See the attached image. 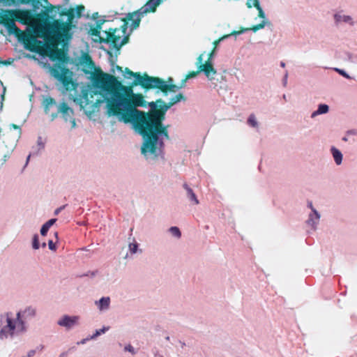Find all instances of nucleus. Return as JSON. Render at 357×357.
I'll return each mask as SVG.
<instances>
[{
	"label": "nucleus",
	"instance_id": "nucleus-36",
	"mask_svg": "<svg viewBox=\"0 0 357 357\" xmlns=\"http://www.w3.org/2000/svg\"><path fill=\"white\" fill-rule=\"evenodd\" d=\"M98 273V270H95V271H88L87 273L83 274V275H81L80 277L82 278V277H90V278H94L95 276H96Z\"/></svg>",
	"mask_w": 357,
	"mask_h": 357
},
{
	"label": "nucleus",
	"instance_id": "nucleus-48",
	"mask_svg": "<svg viewBox=\"0 0 357 357\" xmlns=\"http://www.w3.org/2000/svg\"><path fill=\"white\" fill-rule=\"evenodd\" d=\"M36 353V349L29 350L27 353V357H33Z\"/></svg>",
	"mask_w": 357,
	"mask_h": 357
},
{
	"label": "nucleus",
	"instance_id": "nucleus-32",
	"mask_svg": "<svg viewBox=\"0 0 357 357\" xmlns=\"http://www.w3.org/2000/svg\"><path fill=\"white\" fill-rule=\"evenodd\" d=\"M257 5H260L259 0H247L246 6L249 8L252 7L257 8Z\"/></svg>",
	"mask_w": 357,
	"mask_h": 357
},
{
	"label": "nucleus",
	"instance_id": "nucleus-61",
	"mask_svg": "<svg viewBox=\"0 0 357 357\" xmlns=\"http://www.w3.org/2000/svg\"><path fill=\"white\" fill-rule=\"evenodd\" d=\"M282 98H283L284 100H287V96H286V95H285V94H284V95L282 96Z\"/></svg>",
	"mask_w": 357,
	"mask_h": 357
},
{
	"label": "nucleus",
	"instance_id": "nucleus-56",
	"mask_svg": "<svg viewBox=\"0 0 357 357\" xmlns=\"http://www.w3.org/2000/svg\"><path fill=\"white\" fill-rule=\"evenodd\" d=\"M67 355L66 352H62L59 357H66Z\"/></svg>",
	"mask_w": 357,
	"mask_h": 357
},
{
	"label": "nucleus",
	"instance_id": "nucleus-58",
	"mask_svg": "<svg viewBox=\"0 0 357 357\" xmlns=\"http://www.w3.org/2000/svg\"><path fill=\"white\" fill-rule=\"evenodd\" d=\"M116 69L118 70V71H121V72H123L122 70V68L121 67H119V66H115Z\"/></svg>",
	"mask_w": 357,
	"mask_h": 357
},
{
	"label": "nucleus",
	"instance_id": "nucleus-51",
	"mask_svg": "<svg viewBox=\"0 0 357 357\" xmlns=\"http://www.w3.org/2000/svg\"><path fill=\"white\" fill-rule=\"evenodd\" d=\"M5 92H6V89L4 88L3 90V93L1 94V109H2V107H3V101L4 100Z\"/></svg>",
	"mask_w": 357,
	"mask_h": 357
},
{
	"label": "nucleus",
	"instance_id": "nucleus-1",
	"mask_svg": "<svg viewBox=\"0 0 357 357\" xmlns=\"http://www.w3.org/2000/svg\"><path fill=\"white\" fill-rule=\"evenodd\" d=\"M130 86H121L105 105L106 113L109 116H116L119 121L130 124L132 128L142 136L143 143L141 153L149 161L164 158V140L169 138L167 128L162 125L164 112L157 109L162 100L151 102L149 113L139 110L146 105L144 96L135 93Z\"/></svg>",
	"mask_w": 357,
	"mask_h": 357
},
{
	"label": "nucleus",
	"instance_id": "nucleus-53",
	"mask_svg": "<svg viewBox=\"0 0 357 357\" xmlns=\"http://www.w3.org/2000/svg\"><path fill=\"white\" fill-rule=\"evenodd\" d=\"M10 127L14 128V129L19 130V131H20L19 134H20V135H21V128L18 126H16L15 124H10Z\"/></svg>",
	"mask_w": 357,
	"mask_h": 357
},
{
	"label": "nucleus",
	"instance_id": "nucleus-49",
	"mask_svg": "<svg viewBox=\"0 0 357 357\" xmlns=\"http://www.w3.org/2000/svg\"><path fill=\"white\" fill-rule=\"evenodd\" d=\"M38 155V152H35V151H33L31 152V153H29V155L27 156V158H26V164H25V166L27 165L29 161V159H30V157L31 155Z\"/></svg>",
	"mask_w": 357,
	"mask_h": 357
},
{
	"label": "nucleus",
	"instance_id": "nucleus-59",
	"mask_svg": "<svg viewBox=\"0 0 357 357\" xmlns=\"http://www.w3.org/2000/svg\"><path fill=\"white\" fill-rule=\"evenodd\" d=\"M280 66H281L282 68H284V67L285 66V63H284V62H283V61H281V62H280Z\"/></svg>",
	"mask_w": 357,
	"mask_h": 357
},
{
	"label": "nucleus",
	"instance_id": "nucleus-7",
	"mask_svg": "<svg viewBox=\"0 0 357 357\" xmlns=\"http://www.w3.org/2000/svg\"><path fill=\"white\" fill-rule=\"evenodd\" d=\"M29 13L26 11H13L0 8V24L3 26L8 35L20 36L22 33L17 26L15 21H24L29 18Z\"/></svg>",
	"mask_w": 357,
	"mask_h": 357
},
{
	"label": "nucleus",
	"instance_id": "nucleus-13",
	"mask_svg": "<svg viewBox=\"0 0 357 357\" xmlns=\"http://www.w3.org/2000/svg\"><path fill=\"white\" fill-rule=\"evenodd\" d=\"M321 218L320 213L317 210H313V212H310L308 214L307 219L305 223L314 231L317 229Z\"/></svg>",
	"mask_w": 357,
	"mask_h": 357
},
{
	"label": "nucleus",
	"instance_id": "nucleus-16",
	"mask_svg": "<svg viewBox=\"0 0 357 357\" xmlns=\"http://www.w3.org/2000/svg\"><path fill=\"white\" fill-rule=\"evenodd\" d=\"M333 18L335 20V22L336 24L340 23V22H344L350 24L351 26H353L354 24L353 18L350 15H341L340 13H335L333 15Z\"/></svg>",
	"mask_w": 357,
	"mask_h": 357
},
{
	"label": "nucleus",
	"instance_id": "nucleus-27",
	"mask_svg": "<svg viewBox=\"0 0 357 357\" xmlns=\"http://www.w3.org/2000/svg\"><path fill=\"white\" fill-rule=\"evenodd\" d=\"M332 70L337 72L338 74L342 75V77H345L346 79H351V77L349 76V75L343 69H340L338 68H332Z\"/></svg>",
	"mask_w": 357,
	"mask_h": 357
},
{
	"label": "nucleus",
	"instance_id": "nucleus-38",
	"mask_svg": "<svg viewBox=\"0 0 357 357\" xmlns=\"http://www.w3.org/2000/svg\"><path fill=\"white\" fill-rule=\"evenodd\" d=\"M125 351H127L132 354L135 353L134 347L131 344H128L124 347Z\"/></svg>",
	"mask_w": 357,
	"mask_h": 357
},
{
	"label": "nucleus",
	"instance_id": "nucleus-8",
	"mask_svg": "<svg viewBox=\"0 0 357 357\" xmlns=\"http://www.w3.org/2000/svg\"><path fill=\"white\" fill-rule=\"evenodd\" d=\"M214 45H215L214 47V50L209 54L208 59L206 62V63H204V64L203 63V56H204L203 54H202L199 56V57L197 59V61L196 63V65H197V69H199V71L203 72L204 73V75H206V77L210 80L213 79V76L216 74V70L213 68V64L212 61L215 55L217 45L218 44L215 45L214 43Z\"/></svg>",
	"mask_w": 357,
	"mask_h": 357
},
{
	"label": "nucleus",
	"instance_id": "nucleus-30",
	"mask_svg": "<svg viewBox=\"0 0 357 357\" xmlns=\"http://www.w3.org/2000/svg\"><path fill=\"white\" fill-rule=\"evenodd\" d=\"M172 106L170 105L169 103L168 104H165V102L162 104V103H158V107H159L160 109V112H164V116H165V112L171 107Z\"/></svg>",
	"mask_w": 357,
	"mask_h": 357
},
{
	"label": "nucleus",
	"instance_id": "nucleus-25",
	"mask_svg": "<svg viewBox=\"0 0 357 357\" xmlns=\"http://www.w3.org/2000/svg\"><path fill=\"white\" fill-rule=\"evenodd\" d=\"M248 123L250 126H251L252 128L258 127L259 124H258V122L256 119L255 114H252L249 116V117L248 119Z\"/></svg>",
	"mask_w": 357,
	"mask_h": 357
},
{
	"label": "nucleus",
	"instance_id": "nucleus-34",
	"mask_svg": "<svg viewBox=\"0 0 357 357\" xmlns=\"http://www.w3.org/2000/svg\"><path fill=\"white\" fill-rule=\"evenodd\" d=\"M256 8L258 10L259 12L258 16L260 18H261L262 20H268L266 13H264V10L262 9L260 5H257V7Z\"/></svg>",
	"mask_w": 357,
	"mask_h": 357
},
{
	"label": "nucleus",
	"instance_id": "nucleus-20",
	"mask_svg": "<svg viewBox=\"0 0 357 357\" xmlns=\"http://www.w3.org/2000/svg\"><path fill=\"white\" fill-rule=\"evenodd\" d=\"M249 31V29L248 28H244V29H242L241 31H233L230 34H227V35H225L224 36H222V38H220L217 41H215L213 43H215V45L217 44H220L222 41H223L225 39H227V38H229V37H231V36H237L238 35H241L242 33H246Z\"/></svg>",
	"mask_w": 357,
	"mask_h": 357
},
{
	"label": "nucleus",
	"instance_id": "nucleus-45",
	"mask_svg": "<svg viewBox=\"0 0 357 357\" xmlns=\"http://www.w3.org/2000/svg\"><path fill=\"white\" fill-rule=\"evenodd\" d=\"M56 221V218H52L47 221L45 224H47L50 227H51Z\"/></svg>",
	"mask_w": 357,
	"mask_h": 357
},
{
	"label": "nucleus",
	"instance_id": "nucleus-10",
	"mask_svg": "<svg viewBox=\"0 0 357 357\" xmlns=\"http://www.w3.org/2000/svg\"><path fill=\"white\" fill-rule=\"evenodd\" d=\"M79 319L80 317L79 316H70L65 314L57 321V324L59 326L64 327L66 330H70L75 326L79 325Z\"/></svg>",
	"mask_w": 357,
	"mask_h": 357
},
{
	"label": "nucleus",
	"instance_id": "nucleus-23",
	"mask_svg": "<svg viewBox=\"0 0 357 357\" xmlns=\"http://www.w3.org/2000/svg\"><path fill=\"white\" fill-rule=\"evenodd\" d=\"M184 100L185 98L183 97V94L180 93L172 97L169 103L170 104L171 106H173L174 105Z\"/></svg>",
	"mask_w": 357,
	"mask_h": 357
},
{
	"label": "nucleus",
	"instance_id": "nucleus-11",
	"mask_svg": "<svg viewBox=\"0 0 357 357\" xmlns=\"http://www.w3.org/2000/svg\"><path fill=\"white\" fill-rule=\"evenodd\" d=\"M58 112L62 116L65 121H68L69 119L74 117V111L65 102H61L57 105Z\"/></svg>",
	"mask_w": 357,
	"mask_h": 357
},
{
	"label": "nucleus",
	"instance_id": "nucleus-26",
	"mask_svg": "<svg viewBox=\"0 0 357 357\" xmlns=\"http://www.w3.org/2000/svg\"><path fill=\"white\" fill-rule=\"evenodd\" d=\"M109 329V326H103L102 328L96 330L95 333H93L92 335H91V338L93 340L96 339L98 336L100 335L101 334L105 333L106 331H107Z\"/></svg>",
	"mask_w": 357,
	"mask_h": 357
},
{
	"label": "nucleus",
	"instance_id": "nucleus-12",
	"mask_svg": "<svg viewBox=\"0 0 357 357\" xmlns=\"http://www.w3.org/2000/svg\"><path fill=\"white\" fill-rule=\"evenodd\" d=\"M143 16L142 14L139 13V10L136 12L128 13L126 15V24H128L132 29H136L139 26L140 19Z\"/></svg>",
	"mask_w": 357,
	"mask_h": 357
},
{
	"label": "nucleus",
	"instance_id": "nucleus-3",
	"mask_svg": "<svg viewBox=\"0 0 357 357\" xmlns=\"http://www.w3.org/2000/svg\"><path fill=\"white\" fill-rule=\"evenodd\" d=\"M85 74L89 75L91 82V89L82 90L75 101L80 105L86 115L91 117L99 111L102 102L106 104L112 96L121 82L114 76L102 72L96 68L91 56L86 53H82L77 60Z\"/></svg>",
	"mask_w": 357,
	"mask_h": 357
},
{
	"label": "nucleus",
	"instance_id": "nucleus-55",
	"mask_svg": "<svg viewBox=\"0 0 357 357\" xmlns=\"http://www.w3.org/2000/svg\"><path fill=\"white\" fill-rule=\"evenodd\" d=\"M154 357H163L162 355L159 354L158 351H155L154 353Z\"/></svg>",
	"mask_w": 357,
	"mask_h": 357
},
{
	"label": "nucleus",
	"instance_id": "nucleus-62",
	"mask_svg": "<svg viewBox=\"0 0 357 357\" xmlns=\"http://www.w3.org/2000/svg\"><path fill=\"white\" fill-rule=\"evenodd\" d=\"M45 246H46V243H43L42 244V247H43V248H45Z\"/></svg>",
	"mask_w": 357,
	"mask_h": 357
},
{
	"label": "nucleus",
	"instance_id": "nucleus-17",
	"mask_svg": "<svg viewBox=\"0 0 357 357\" xmlns=\"http://www.w3.org/2000/svg\"><path fill=\"white\" fill-rule=\"evenodd\" d=\"M100 311H105L109 308L110 298L108 296L102 297L100 300L95 302Z\"/></svg>",
	"mask_w": 357,
	"mask_h": 357
},
{
	"label": "nucleus",
	"instance_id": "nucleus-22",
	"mask_svg": "<svg viewBox=\"0 0 357 357\" xmlns=\"http://www.w3.org/2000/svg\"><path fill=\"white\" fill-rule=\"evenodd\" d=\"M271 22L268 20H262L260 24H256L251 28H248L249 31L257 32L260 29H263L266 26L270 25Z\"/></svg>",
	"mask_w": 357,
	"mask_h": 357
},
{
	"label": "nucleus",
	"instance_id": "nucleus-42",
	"mask_svg": "<svg viewBox=\"0 0 357 357\" xmlns=\"http://www.w3.org/2000/svg\"><path fill=\"white\" fill-rule=\"evenodd\" d=\"M93 340V339L91 338V335H89L87 337L81 340L79 342H77V344H84L85 343H86V342H88L89 340Z\"/></svg>",
	"mask_w": 357,
	"mask_h": 357
},
{
	"label": "nucleus",
	"instance_id": "nucleus-35",
	"mask_svg": "<svg viewBox=\"0 0 357 357\" xmlns=\"http://www.w3.org/2000/svg\"><path fill=\"white\" fill-rule=\"evenodd\" d=\"M50 227L47 224H43L40 228V234L43 236H45L50 229Z\"/></svg>",
	"mask_w": 357,
	"mask_h": 357
},
{
	"label": "nucleus",
	"instance_id": "nucleus-6",
	"mask_svg": "<svg viewBox=\"0 0 357 357\" xmlns=\"http://www.w3.org/2000/svg\"><path fill=\"white\" fill-rule=\"evenodd\" d=\"M92 18L95 21V28H91L89 33L92 36L94 42L104 43L109 45L110 47L119 49L127 42L128 38L124 36L125 29H110L109 31H104L100 33L102 24L106 21L105 18L98 20V13L93 14Z\"/></svg>",
	"mask_w": 357,
	"mask_h": 357
},
{
	"label": "nucleus",
	"instance_id": "nucleus-52",
	"mask_svg": "<svg viewBox=\"0 0 357 357\" xmlns=\"http://www.w3.org/2000/svg\"><path fill=\"white\" fill-rule=\"evenodd\" d=\"M318 115H321L319 114V112H318V109H317L316 111L313 112L311 114V118H314L315 116H318Z\"/></svg>",
	"mask_w": 357,
	"mask_h": 357
},
{
	"label": "nucleus",
	"instance_id": "nucleus-54",
	"mask_svg": "<svg viewBox=\"0 0 357 357\" xmlns=\"http://www.w3.org/2000/svg\"><path fill=\"white\" fill-rule=\"evenodd\" d=\"M178 342H179V344H181V347L182 348H183V347H185V345H186V344H185V342H183V341H181V340H179V341H178Z\"/></svg>",
	"mask_w": 357,
	"mask_h": 357
},
{
	"label": "nucleus",
	"instance_id": "nucleus-28",
	"mask_svg": "<svg viewBox=\"0 0 357 357\" xmlns=\"http://www.w3.org/2000/svg\"><path fill=\"white\" fill-rule=\"evenodd\" d=\"M317 109L320 114H324L328 112L329 107L326 104H320L318 105Z\"/></svg>",
	"mask_w": 357,
	"mask_h": 357
},
{
	"label": "nucleus",
	"instance_id": "nucleus-4",
	"mask_svg": "<svg viewBox=\"0 0 357 357\" xmlns=\"http://www.w3.org/2000/svg\"><path fill=\"white\" fill-rule=\"evenodd\" d=\"M36 317V308L31 305L19 310L14 319L11 312H6L0 317V340L13 338L17 335L27 332L29 321Z\"/></svg>",
	"mask_w": 357,
	"mask_h": 357
},
{
	"label": "nucleus",
	"instance_id": "nucleus-43",
	"mask_svg": "<svg viewBox=\"0 0 357 357\" xmlns=\"http://www.w3.org/2000/svg\"><path fill=\"white\" fill-rule=\"evenodd\" d=\"M347 135H357V130L356 129H351L349 130L346 132Z\"/></svg>",
	"mask_w": 357,
	"mask_h": 357
},
{
	"label": "nucleus",
	"instance_id": "nucleus-5",
	"mask_svg": "<svg viewBox=\"0 0 357 357\" xmlns=\"http://www.w3.org/2000/svg\"><path fill=\"white\" fill-rule=\"evenodd\" d=\"M123 75L126 79H133L132 86L140 85L147 89H158L165 95L167 94L168 91L176 92L185 86V80H183L181 84L177 86L172 84V78H169L168 82H166L158 77H150L146 74L142 76L139 73H133L128 68H126Z\"/></svg>",
	"mask_w": 357,
	"mask_h": 357
},
{
	"label": "nucleus",
	"instance_id": "nucleus-2",
	"mask_svg": "<svg viewBox=\"0 0 357 357\" xmlns=\"http://www.w3.org/2000/svg\"><path fill=\"white\" fill-rule=\"evenodd\" d=\"M84 10V6L70 8L65 12L67 16L66 21L54 20L52 23L44 24H40L28 12L29 17L24 22H19L26 25V31L32 33L22 38L24 48L33 52V55L27 56L37 61L43 66L50 68L52 75L63 84L66 91L70 85H74L73 73L57 63L51 66L50 62L62 61L63 53L57 47L60 43L65 46L70 41L74 29L76 28V19L83 15Z\"/></svg>",
	"mask_w": 357,
	"mask_h": 357
},
{
	"label": "nucleus",
	"instance_id": "nucleus-18",
	"mask_svg": "<svg viewBox=\"0 0 357 357\" xmlns=\"http://www.w3.org/2000/svg\"><path fill=\"white\" fill-rule=\"evenodd\" d=\"M331 153L333 155L335 163L337 165H340L342 162L343 155L341 151L335 146H331L330 149Z\"/></svg>",
	"mask_w": 357,
	"mask_h": 357
},
{
	"label": "nucleus",
	"instance_id": "nucleus-46",
	"mask_svg": "<svg viewBox=\"0 0 357 357\" xmlns=\"http://www.w3.org/2000/svg\"><path fill=\"white\" fill-rule=\"evenodd\" d=\"M68 121L70 122L72 128H75L77 127L76 121L74 117L69 119Z\"/></svg>",
	"mask_w": 357,
	"mask_h": 357
},
{
	"label": "nucleus",
	"instance_id": "nucleus-29",
	"mask_svg": "<svg viewBox=\"0 0 357 357\" xmlns=\"http://www.w3.org/2000/svg\"><path fill=\"white\" fill-rule=\"evenodd\" d=\"M38 238H39L38 234H35L33 236V240H32V248L34 250H38L40 248V243H39Z\"/></svg>",
	"mask_w": 357,
	"mask_h": 357
},
{
	"label": "nucleus",
	"instance_id": "nucleus-39",
	"mask_svg": "<svg viewBox=\"0 0 357 357\" xmlns=\"http://www.w3.org/2000/svg\"><path fill=\"white\" fill-rule=\"evenodd\" d=\"M48 247L50 250L55 251L56 250V245L52 240L48 241Z\"/></svg>",
	"mask_w": 357,
	"mask_h": 357
},
{
	"label": "nucleus",
	"instance_id": "nucleus-9",
	"mask_svg": "<svg viewBox=\"0 0 357 357\" xmlns=\"http://www.w3.org/2000/svg\"><path fill=\"white\" fill-rule=\"evenodd\" d=\"M48 4L47 0H31V6L32 10H29L26 9H20V10H13V11H26L29 12L32 16V17L38 22L40 24H44L45 22H41L40 18L38 17L41 16L40 13L46 11L45 5ZM45 15L47 16L46 13H44Z\"/></svg>",
	"mask_w": 357,
	"mask_h": 357
},
{
	"label": "nucleus",
	"instance_id": "nucleus-57",
	"mask_svg": "<svg viewBox=\"0 0 357 357\" xmlns=\"http://www.w3.org/2000/svg\"><path fill=\"white\" fill-rule=\"evenodd\" d=\"M52 116V120H54V119H56L57 117V114H52L51 115Z\"/></svg>",
	"mask_w": 357,
	"mask_h": 357
},
{
	"label": "nucleus",
	"instance_id": "nucleus-14",
	"mask_svg": "<svg viewBox=\"0 0 357 357\" xmlns=\"http://www.w3.org/2000/svg\"><path fill=\"white\" fill-rule=\"evenodd\" d=\"M163 0H149L144 6L139 9V13L144 15L148 12H155L158 6Z\"/></svg>",
	"mask_w": 357,
	"mask_h": 357
},
{
	"label": "nucleus",
	"instance_id": "nucleus-50",
	"mask_svg": "<svg viewBox=\"0 0 357 357\" xmlns=\"http://www.w3.org/2000/svg\"><path fill=\"white\" fill-rule=\"evenodd\" d=\"M45 349V346L43 344H39L38 345L35 349H36V352L37 351H42L43 349Z\"/></svg>",
	"mask_w": 357,
	"mask_h": 357
},
{
	"label": "nucleus",
	"instance_id": "nucleus-24",
	"mask_svg": "<svg viewBox=\"0 0 357 357\" xmlns=\"http://www.w3.org/2000/svg\"><path fill=\"white\" fill-rule=\"evenodd\" d=\"M169 232L176 238H180L181 237V232L178 227H171L169 229Z\"/></svg>",
	"mask_w": 357,
	"mask_h": 357
},
{
	"label": "nucleus",
	"instance_id": "nucleus-47",
	"mask_svg": "<svg viewBox=\"0 0 357 357\" xmlns=\"http://www.w3.org/2000/svg\"><path fill=\"white\" fill-rule=\"evenodd\" d=\"M307 206L311 210L310 212H313V210H317L312 204V202L311 201H307Z\"/></svg>",
	"mask_w": 357,
	"mask_h": 357
},
{
	"label": "nucleus",
	"instance_id": "nucleus-60",
	"mask_svg": "<svg viewBox=\"0 0 357 357\" xmlns=\"http://www.w3.org/2000/svg\"><path fill=\"white\" fill-rule=\"evenodd\" d=\"M342 139L344 142H347V141H348V138H347V136L343 137Z\"/></svg>",
	"mask_w": 357,
	"mask_h": 357
},
{
	"label": "nucleus",
	"instance_id": "nucleus-33",
	"mask_svg": "<svg viewBox=\"0 0 357 357\" xmlns=\"http://www.w3.org/2000/svg\"><path fill=\"white\" fill-rule=\"evenodd\" d=\"M37 145L38 146V149L36 152H38V153L40 151L43 150L45 149V142H43L42 137L40 136L38 137Z\"/></svg>",
	"mask_w": 357,
	"mask_h": 357
},
{
	"label": "nucleus",
	"instance_id": "nucleus-21",
	"mask_svg": "<svg viewBox=\"0 0 357 357\" xmlns=\"http://www.w3.org/2000/svg\"><path fill=\"white\" fill-rule=\"evenodd\" d=\"M31 0H0V5L3 6H9L15 3L28 4Z\"/></svg>",
	"mask_w": 357,
	"mask_h": 357
},
{
	"label": "nucleus",
	"instance_id": "nucleus-41",
	"mask_svg": "<svg viewBox=\"0 0 357 357\" xmlns=\"http://www.w3.org/2000/svg\"><path fill=\"white\" fill-rule=\"evenodd\" d=\"M200 72L199 70L197 72H192L190 73L184 80H185L186 82L188 79L195 77Z\"/></svg>",
	"mask_w": 357,
	"mask_h": 357
},
{
	"label": "nucleus",
	"instance_id": "nucleus-19",
	"mask_svg": "<svg viewBox=\"0 0 357 357\" xmlns=\"http://www.w3.org/2000/svg\"><path fill=\"white\" fill-rule=\"evenodd\" d=\"M56 105V101L51 97H46L43 101V106L46 114L49 113L50 109Z\"/></svg>",
	"mask_w": 357,
	"mask_h": 357
},
{
	"label": "nucleus",
	"instance_id": "nucleus-64",
	"mask_svg": "<svg viewBox=\"0 0 357 357\" xmlns=\"http://www.w3.org/2000/svg\"><path fill=\"white\" fill-rule=\"evenodd\" d=\"M54 235H55L56 238H57V236H58V233H57V232H55Z\"/></svg>",
	"mask_w": 357,
	"mask_h": 357
},
{
	"label": "nucleus",
	"instance_id": "nucleus-63",
	"mask_svg": "<svg viewBox=\"0 0 357 357\" xmlns=\"http://www.w3.org/2000/svg\"><path fill=\"white\" fill-rule=\"evenodd\" d=\"M165 339H166L167 340H168V341H169V336H167V337H165Z\"/></svg>",
	"mask_w": 357,
	"mask_h": 357
},
{
	"label": "nucleus",
	"instance_id": "nucleus-40",
	"mask_svg": "<svg viewBox=\"0 0 357 357\" xmlns=\"http://www.w3.org/2000/svg\"><path fill=\"white\" fill-rule=\"evenodd\" d=\"M287 79H288V71L286 70L284 74V77L282 78V85L283 86H287Z\"/></svg>",
	"mask_w": 357,
	"mask_h": 357
},
{
	"label": "nucleus",
	"instance_id": "nucleus-15",
	"mask_svg": "<svg viewBox=\"0 0 357 357\" xmlns=\"http://www.w3.org/2000/svg\"><path fill=\"white\" fill-rule=\"evenodd\" d=\"M183 188L186 191V196L189 201L195 205H197L199 204V202L197 197V195H195L194 190L186 183H184L183 184Z\"/></svg>",
	"mask_w": 357,
	"mask_h": 357
},
{
	"label": "nucleus",
	"instance_id": "nucleus-37",
	"mask_svg": "<svg viewBox=\"0 0 357 357\" xmlns=\"http://www.w3.org/2000/svg\"><path fill=\"white\" fill-rule=\"evenodd\" d=\"M138 249V243H132L129 244V250L130 252L132 254H135L137 252Z\"/></svg>",
	"mask_w": 357,
	"mask_h": 357
},
{
	"label": "nucleus",
	"instance_id": "nucleus-44",
	"mask_svg": "<svg viewBox=\"0 0 357 357\" xmlns=\"http://www.w3.org/2000/svg\"><path fill=\"white\" fill-rule=\"evenodd\" d=\"M66 206V205H63V206H60V207L57 208L54 211V215H59V213H60L63 209H64Z\"/></svg>",
	"mask_w": 357,
	"mask_h": 357
},
{
	"label": "nucleus",
	"instance_id": "nucleus-31",
	"mask_svg": "<svg viewBox=\"0 0 357 357\" xmlns=\"http://www.w3.org/2000/svg\"><path fill=\"white\" fill-rule=\"evenodd\" d=\"M10 157V152L8 151L6 153H3L1 150L0 149V162L3 164L8 158Z\"/></svg>",
	"mask_w": 357,
	"mask_h": 357
}]
</instances>
